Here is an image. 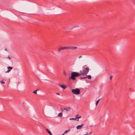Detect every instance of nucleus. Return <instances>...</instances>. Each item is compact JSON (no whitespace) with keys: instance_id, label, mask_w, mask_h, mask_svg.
Masks as SVG:
<instances>
[{"instance_id":"423d86ee","label":"nucleus","mask_w":135,"mask_h":135,"mask_svg":"<svg viewBox=\"0 0 135 135\" xmlns=\"http://www.w3.org/2000/svg\"><path fill=\"white\" fill-rule=\"evenodd\" d=\"M59 85L64 89H66L67 87L65 85Z\"/></svg>"},{"instance_id":"aec40b11","label":"nucleus","mask_w":135,"mask_h":135,"mask_svg":"<svg viewBox=\"0 0 135 135\" xmlns=\"http://www.w3.org/2000/svg\"><path fill=\"white\" fill-rule=\"evenodd\" d=\"M81 118V116H80L79 117H77V119H79Z\"/></svg>"},{"instance_id":"bb28decb","label":"nucleus","mask_w":135,"mask_h":135,"mask_svg":"<svg viewBox=\"0 0 135 135\" xmlns=\"http://www.w3.org/2000/svg\"><path fill=\"white\" fill-rule=\"evenodd\" d=\"M68 108L69 109H71V108H70L69 107H68Z\"/></svg>"},{"instance_id":"2eb2a0df","label":"nucleus","mask_w":135,"mask_h":135,"mask_svg":"<svg viewBox=\"0 0 135 135\" xmlns=\"http://www.w3.org/2000/svg\"><path fill=\"white\" fill-rule=\"evenodd\" d=\"M64 110H66L67 112H68L69 111V110H68L67 108H64Z\"/></svg>"},{"instance_id":"a878e982","label":"nucleus","mask_w":135,"mask_h":135,"mask_svg":"<svg viewBox=\"0 0 135 135\" xmlns=\"http://www.w3.org/2000/svg\"><path fill=\"white\" fill-rule=\"evenodd\" d=\"M8 58L9 59H11V58L9 56H8Z\"/></svg>"},{"instance_id":"7ed1b4c3","label":"nucleus","mask_w":135,"mask_h":135,"mask_svg":"<svg viewBox=\"0 0 135 135\" xmlns=\"http://www.w3.org/2000/svg\"><path fill=\"white\" fill-rule=\"evenodd\" d=\"M89 70V68L88 67H86L84 68L82 72L80 73L81 75H85L87 74Z\"/></svg>"},{"instance_id":"9b49d317","label":"nucleus","mask_w":135,"mask_h":135,"mask_svg":"<svg viewBox=\"0 0 135 135\" xmlns=\"http://www.w3.org/2000/svg\"><path fill=\"white\" fill-rule=\"evenodd\" d=\"M101 99H99V100H98L97 101V102H96V105H97L98 104V103H99V101Z\"/></svg>"},{"instance_id":"f03ea898","label":"nucleus","mask_w":135,"mask_h":135,"mask_svg":"<svg viewBox=\"0 0 135 135\" xmlns=\"http://www.w3.org/2000/svg\"><path fill=\"white\" fill-rule=\"evenodd\" d=\"M71 76L70 78L73 80H76V77L79 76L81 75L80 73L75 72H72L71 74Z\"/></svg>"},{"instance_id":"cd10ccee","label":"nucleus","mask_w":135,"mask_h":135,"mask_svg":"<svg viewBox=\"0 0 135 135\" xmlns=\"http://www.w3.org/2000/svg\"><path fill=\"white\" fill-rule=\"evenodd\" d=\"M88 133H87L86 134H84V135H87L88 134Z\"/></svg>"},{"instance_id":"c756f323","label":"nucleus","mask_w":135,"mask_h":135,"mask_svg":"<svg viewBox=\"0 0 135 135\" xmlns=\"http://www.w3.org/2000/svg\"><path fill=\"white\" fill-rule=\"evenodd\" d=\"M64 134L63 133V134H61V135H64Z\"/></svg>"},{"instance_id":"393cba45","label":"nucleus","mask_w":135,"mask_h":135,"mask_svg":"<svg viewBox=\"0 0 135 135\" xmlns=\"http://www.w3.org/2000/svg\"><path fill=\"white\" fill-rule=\"evenodd\" d=\"M61 110H62V112H63V110H64V109H62L61 108Z\"/></svg>"},{"instance_id":"4be33fe9","label":"nucleus","mask_w":135,"mask_h":135,"mask_svg":"<svg viewBox=\"0 0 135 135\" xmlns=\"http://www.w3.org/2000/svg\"><path fill=\"white\" fill-rule=\"evenodd\" d=\"M56 94L57 95H60V93H56Z\"/></svg>"},{"instance_id":"b1692460","label":"nucleus","mask_w":135,"mask_h":135,"mask_svg":"<svg viewBox=\"0 0 135 135\" xmlns=\"http://www.w3.org/2000/svg\"><path fill=\"white\" fill-rule=\"evenodd\" d=\"M82 57V56H79V58H81V57Z\"/></svg>"},{"instance_id":"dca6fc26","label":"nucleus","mask_w":135,"mask_h":135,"mask_svg":"<svg viewBox=\"0 0 135 135\" xmlns=\"http://www.w3.org/2000/svg\"><path fill=\"white\" fill-rule=\"evenodd\" d=\"M69 119L70 120H76V118H70Z\"/></svg>"},{"instance_id":"f3484780","label":"nucleus","mask_w":135,"mask_h":135,"mask_svg":"<svg viewBox=\"0 0 135 135\" xmlns=\"http://www.w3.org/2000/svg\"><path fill=\"white\" fill-rule=\"evenodd\" d=\"M1 83L2 84H4L5 83V82H4V81L3 80H2L1 81Z\"/></svg>"},{"instance_id":"39448f33","label":"nucleus","mask_w":135,"mask_h":135,"mask_svg":"<svg viewBox=\"0 0 135 135\" xmlns=\"http://www.w3.org/2000/svg\"><path fill=\"white\" fill-rule=\"evenodd\" d=\"M84 124H82L81 125H79L76 126V128L77 129H79L83 127Z\"/></svg>"},{"instance_id":"f8f14e48","label":"nucleus","mask_w":135,"mask_h":135,"mask_svg":"<svg viewBox=\"0 0 135 135\" xmlns=\"http://www.w3.org/2000/svg\"><path fill=\"white\" fill-rule=\"evenodd\" d=\"M70 130V129H69L68 130V131L66 130V131H65L64 132V134L65 133H67V132H68Z\"/></svg>"},{"instance_id":"4468645a","label":"nucleus","mask_w":135,"mask_h":135,"mask_svg":"<svg viewBox=\"0 0 135 135\" xmlns=\"http://www.w3.org/2000/svg\"><path fill=\"white\" fill-rule=\"evenodd\" d=\"M38 90V89H37L36 90L33 91V93L35 94H37V91Z\"/></svg>"},{"instance_id":"9d476101","label":"nucleus","mask_w":135,"mask_h":135,"mask_svg":"<svg viewBox=\"0 0 135 135\" xmlns=\"http://www.w3.org/2000/svg\"><path fill=\"white\" fill-rule=\"evenodd\" d=\"M62 113L61 112L60 113L58 114V116L60 117H62Z\"/></svg>"},{"instance_id":"a211bd4d","label":"nucleus","mask_w":135,"mask_h":135,"mask_svg":"<svg viewBox=\"0 0 135 135\" xmlns=\"http://www.w3.org/2000/svg\"><path fill=\"white\" fill-rule=\"evenodd\" d=\"M63 74H64V75H66V72H65V71H64L63 72Z\"/></svg>"},{"instance_id":"1a4fd4ad","label":"nucleus","mask_w":135,"mask_h":135,"mask_svg":"<svg viewBox=\"0 0 135 135\" xmlns=\"http://www.w3.org/2000/svg\"><path fill=\"white\" fill-rule=\"evenodd\" d=\"M86 78H87L88 79H91V76L90 75H87L86 76Z\"/></svg>"},{"instance_id":"ddd939ff","label":"nucleus","mask_w":135,"mask_h":135,"mask_svg":"<svg viewBox=\"0 0 135 135\" xmlns=\"http://www.w3.org/2000/svg\"><path fill=\"white\" fill-rule=\"evenodd\" d=\"M80 79H83L86 78V76L84 77H80Z\"/></svg>"},{"instance_id":"5701e85b","label":"nucleus","mask_w":135,"mask_h":135,"mask_svg":"<svg viewBox=\"0 0 135 135\" xmlns=\"http://www.w3.org/2000/svg\"><path fill=\"white\" fill-rule=\"evenodd\" d=\"M76 118V120H75L78 121H79V119H77V118Z\"/></svg>"},{"instance_id":"20e7f679","label":"nucleus","mask_w":135,"mask_h":135,"mask_svg":"<svg viewBox=\"0 0 135 135\" xmlns=\"http://www.w3.org/2000/svg\"><path fill=\"white\" fill-rule=\"evenodd\" d=\"M71 92L74 94L78 95L80 93V90L79 88H76L75 89H72Z\"/></svg>"},{"instance_id":"412c9836","label":"nucleus","mask_w":135,"mask_h":135,"mask_svg":"<svg viewBox=\"0 0 135 135\" xmlns=\"http://www.w3.org/2000/svg\"><path fill=\"white\" fill-rule=\"evenodd\" d=\"M112 76H111L110 77V79L111 80L112 79Z\"/></svg>"},{"instance_id":"6ab92c4d","label":"nucleus","mask_w":135,"mask_h":135,"mask_svg":"<svg viewBox=\"0 0 135 135\" xmlns=\"http://www.w3.org/2000/svg\"><path fill=\"white\" fill-rule=\"evenodd\" d=\"M79 115V114H77L76 115H75V117H76V118H77V117H78V116Z\"/></svg>"},{"instance_id":"0eeeda50","label":"nucleus","mask_w":135,"mask_h":135,"mask_svg":"<svg viewBox=\"0 0 135 135\" xmlns=\"http://www.w3.org/2000/svg\"><path fill=\"white\" fill-rule=\"evenodd\" d=\"M12 67H10V66L8 67V70H7V71L6 72H7V73L9 72L10 71V70L12 69Z\"/></svg>"},{"instance_id":"6e6552de","label":"nucleus","mask_w":135,"mask_h":135,"mask_svg":"<svg viewBox=\"0 0 135 135\" xmlns=\"http://www.w3.org/2000/svg\"><path fill=\"white\" fill-rule=\"evenodd\" d=\"M46 131L50 135H52L50 131H49L48 129H46Z\"/></svg>"},{"instance_id":"c85d7f7f","label":"nucleus","mask_w":135,"mask_h":135,"mask_svg":"<svg viewBox=\"0 0 135 135\" xmlns=\"http://www.w3.org/2000/svg\"><path fill=\"white\" fill-rule=\"evenodd\" d=\"M91 132H90V133L89 134H91Z\"/></svg>"},{"instance_id":"7c9ffc66","label":"nucleus","mask_w":135,"mask_h":135,"mask_svg":"<svg viewBox=\"0 0 135 135\" xmlns=\"http://www.w3.org/2000/svg\"><path fill=\"white\" fill-rule=\"evenodd\" d=\"M134 5L135 6V3H134Z\"/></svg>"},{"instance_id":"f257e3e1","label":"nucleus","mask_w":135,"mask_h":135,"mask_svg":"<svg viewBox=\"0 0 135 135\" xmlns=\"http://www.w3.org/2000/svg\"><path fill=\"white\" fill-rule=\"evenodd\" d=\"M77 47L74 46L60 47L58 48V51L60 52L61 50L64 49L75 50L77 49Z\"/></svg>"}]
</instances>
